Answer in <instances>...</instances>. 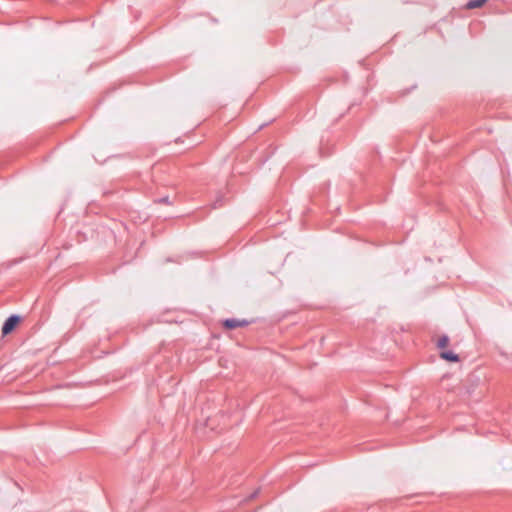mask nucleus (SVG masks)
Segmentation results:
<instances>
[{"instance_id": "f257e3e1", "label": "nucleus", "mask_w": 512, "mask_h": 512, "mask_svg": "<svg viewBox=\"0 0 512 512\" xmlns=\"http://www.w3.org/2000/svg\"><path fill=\"white\" fill-rule=\"evenodd\" d=\"M20 321H21V317L19 315H17V314L10 315L3 323L2 334L4 336L10 334L17 327V325L20 323Z\"/></svg>"}, {"instance_id": "39448f33", "label": "nucleus", "mask_w": 512, "mask_h": 512, "mask_svg": "<svg viewBox=\"0 0 512 512\" xmlns=\"http://www.w3.org/2000/svg\"><path fill=\"white\" fill-rule=\"evenodd\" d=\"M449 342V337L447 335H443L438 339L437 346L439 348H444L447 346Z\"/></svg>"}, {"instance_id": "0eeeda50", "label": "nucleus", "mask_w": 512, "mask_h": 512, "mask_svg": "<svg viewBox=\"0 0 512 512\" xmlns=\"http://www.w3.org/2000/svg\"><path fill=\"white\" fill-rule=\"evenodd\" d=\"M220 206H221V199H220V198H218V199L214 202V204H213V208H218V207H220Z\"/></svg>"}, {"instance_id": "f03ea898", "label": "nucleus", "mask_w": 512, "mask_h": 512, "mask_svg": "<svg viewBox=\"0 0 512 512\" xmlns=\"http://www.w3.org/2000/svg\"><path fill=\"white\" fill-rule=\"evenodd\" d=\"M248 321L246 320H239L235 318H228L223 321V327L228 330H233L238 327H243L248 325Z\"/></svg>"}, {"instance_id": "20e7f679", "label": "nucleus", "mask_w": 512, "mask_h": 512, "mask_svg": "<svg viewBox=\"0 0 512 512\" xmlns=\"http://www.w3.org/2000/svg\"><path fill=\"white\" fill-rule=\"evenodd\" d=\"M487 0H469L466 4L468 9L479 8L486 3Z\"/></svg>"}, {"instance_id": "6e6552de", "label": "nucleus", "mask_w": 512, "mask_h": 512, "mask_svg": "<svg viewBox=\"0 0 512 512\" xmlns=\"http://www.w3.org/2000/svg\"><path fill=\"white\" fill-rule=\"evenodd\" d=\"M258 492H259L258 490L254 491V492L249 496V499H253V498H255V497L257 496Z\"/></svg>"}, {"instance_id": "423d86ee", "label": "nucleus", "mask_w": 512, "mask_h": 512, "mask_svg": "<svg viewBox=\"0 0 512 512\" xmlns=\"http://www.w3.org/2000/svg\"><path fill=\"white\" fill-rule=\"evenodd\" d=\"M158 203H164V204H170V200H169V197L168 196H165V197H162V198H159L157 200Z\"/></svg>"}, {"instance_id": "7ed1b4c3", "label": "nucleus", "mask_w": 512, "mask_h": 512, "mask_svg": "<svg viewBox=\"0 0 512 512\" xmlns=\"http://www.w3.org/2000/svg\"><path fill=\"white\" fill-rule=\"evenodd\" d=\"M440 357L448 362H458L460 360L459 356L453 351H443L440 353Z\"/></svg>"}]
</instances>
